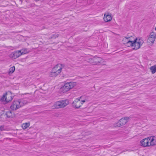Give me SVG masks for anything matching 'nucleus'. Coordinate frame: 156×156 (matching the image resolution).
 <instances>
[{"label": "nucleus", "instance_id": "obj_16", "mask_svg": "<svg viewBox=\"0 0 156 156\" xmlns=\"http://www.w3.org/2000/svg\"><path fill=\"white\" fill-rule=\"evenodd\" d=\"M20 50V51H21V53L22 55L28 53L30 52L29 50L26 48H23Z\"/></svg>", "mask_w": 156, "mask_h": 156}, {"label": "nucleus", "instance_id": "obj_13", "mask_svg": "<svg viewBox=\"0 0 156 156\" xmlns=\"http://www.w3.org/2000/svg\"><path fill=\"white\" fill-rule=\"evenodd\" d=\"M61 108H64L68 105L69 103V101L68 100L60 101Z\"/></svg>", "mask_w": 156, "mask_h": 156}, {"label": "nucleus", "instance_id": "obj_23", "mask_svg": "<svg viewBox=\"0 0 156 156\" xmlns=\"http://www.w3.org/2000/svg\"><path fill=\"white\" fill-rule=\"evenodd\" d=\"M4 130V127L3 126H0V131Z\"/></svg>", "mask_w": 156, "mask_h": 156}, {"label": "nucleus", "instance_id": "obj_24", "mask_svg": "<svg viewBox=\"0 0 156 156\" xmlns=\"http://www.w3.org/2000/svg\"><path fill=\"white\" fill-rule=\"evenodd\" d=\"M155 30L156 31V27H155Z\"/></svg>", "mask_w": 156, "mask_h": 156}, {"label": "nucleus", "instance_id": "obj_12", "mask_svg": "<svg viewBox=\"0 0 156 156\" xmlns=\"http://www.w3.org/2000/svg\"><path fill=\"white\" fill-rule=\"evenodd\" d=\"M22 55L20 50H18L15 51L12 53V57L16 58Z\"/></svg>", "mask_w": 156, "mask_h": 156}, {"label": "nucleus", "instance_id": "obj_4", "mask_svg": "<svg viewBox=\"0 0 156 156\" xmlns=\"http://www.w3.org/2000/svg\"><path fill=\"white\" fill-rule=\"evenodd\" d=\"M83 97H80L75 100L72 104L73 107L76 108H80L86 101L85 99H83Z\"/></svg>", "mask_w": 156, "mask_h": 156}, {"label": "nucleus", "instance_id": "obj_11", "mask_svg": "<svg viewBox=\"0 0 156 156\" xmlns=\"http://www.w3.org/2000/svg\"><path fill=\"white\" fill-rule=\"evenodd\" d=\"M104 20L106 22L110 21L112 19V16L108 13H105Z\"/></svg>", "mask_w": 156, "mask_h": 156}, {"label": "nucleus", "instance_id": "obj_8", "mask_svg": "<svg viewBox=\"0 0 156 156\" xmlns=\"http://www.w3.org/2000/svg\"><path fill=\"white\" fill-rule=\"evenodd\" d=\"M101 61V58L94 57L89 59V62L93 65H98Z\"/></svg>", "mask_w": 156, "mask_h": 156}, {"label": "nucleus", "instance_id": "obj_1", "mask_svg": "<svg viewBox=\"0 0 156 156\" xmlns=\"http://www.w3.org/2000/svg\"><path fill=\"white\" fill-rule=\"evenodd\" d=\"M122 41L126 46L133 47V48L135 50L140 48L144 43L141 38H136L134 36L129 35L124 37Z\"/></svg>", "mask_w": 156, "mask_h": 156}, {"label": "nucleus", "instance_id": "obj_2", "mask_svg": "<svg viewBox=\"0 0 156 156\" xmlns=\"http://www.w3.org/2000/svg\"><path fill=\"white\" fill-rule=\"evenodd\" d=\"M141 145L144 147H153L156 145V137L151 136L142 139L140 141Z\"/></svg>", "mask_w": 156, "mask_h": 156}, {"label": "nucleus", "instance_id": "obj_21", "mask_svg": "<svg viewBox=\"0 0 156 156\" xmlns=\"http://www.w3.org/2000/svg\"><path fill=\"white\" fill-rule=\"evenodd\" d=\"M6 115L8 118L12 117V112L10 111H8L6 112Z\"/></svg>", "mask_w": 156, "mask_h": 156}, {"label": "nucleus", "instance_id": "obj_10", "mask_svg": "<svg viewBox=\"0 0 156 156\" xmlns=\"http://www.w3.org/2000/svg\"><path fill=\"white\" fill-rule=\"evenodd\" d=\"M76 85V83L73 82H68L65 83L64 86H65L66 88L69 90L73 88Z\"/></svg>", "mask_w": 156, "mask_h": 156}, {"label": "nucleus", "instance_id": "obj_9", "mask_svg": "<svg viewBox=\"0 0 156 156\" xmlns=\"http://www.w3.org/2000/svg\"><path fill=\"white\" fill-rule=\"evenodd\" d=\"M62 66L61 64H58L53 68L52 70L56 73L59 74L61 72Z\"/></svg>", "mask_w": 156, "mask_h": 156}, {"label": "nucleus", "instance_id": "obj_18", "mask_svg": "<svg viewBox=\"0 0 156 156\" xmlns=\"http://www.w3.org/2000/svg\"><path fill=\"white\" fill-rule=\"evenodd\" d=\"M150 69L152 74H154L156 72V65L151 66L150 68Z\"/></svg>", "mask_w": 156, "mask_h": 156}, {"label": "nucleus", "instance_id": "obj_3", "mask_svg": "<svg viewBox=\"0 0 156 156\" xmlns=\"http://www.w3.org/2000/svg\"><path fill=\"white\" fill-rule=\"evenodd\" d=\"M27 103V101L24 99H19L13 101L10 106L12 110H16Z\"/></svg>", "mask_w": 156, "mask_h": 156}, {"label": "nucleus", "instance_id": "obj_7", "mask_svg": "<svg viewBox=\"0 0 156 156\" xmlns=\"http://www.w3.org/2000/svg\"><path fill=\"white\" fill-rule=\"evenodd\" d=\"M156 38V33L153 31L151 32L147 39V42L150 44L153 43L155 41Z\"/></svg>", "mask_w": 156, "mask_h": 156}, {"label": "nucleus", "instance_id": "obj_17", "mask_svg": "<svg viewBox=\"0 0 156 156\" xmlns=\"http://www.w3.org/2000/svg\"><path fill=\"white\" fill-rule=\"evenodd\" d=\"M58 74H59L53 71V70H52L51 71L50 73V76L51 77H56Z\"/></svg>", "mask_w": 156, "mask_h": 156}, {"label": "nucleus", "instance_id": "obj_5", "mask_svg": "<svg viewBox=\"0 0 156 156\" xmlns=\"http://www.w3.org/2000/svg\"><path fill=\"white\" fill-rule=\"evenodd\" d=\"M12 99L11 92H8L3 95L1 98L0 100L5 104L10 101Z\"/></svg>", "mask_w": 156, "mask_h": 156}, {"label": "nucleus", "instance_id": "obj_15", "mask_svg": "<svg viewBox=\"0 0 156 156\" xmlns=\"http://www.w3.org/2000/svg\"><path fill=\"white\" fill-rule=\"evenodd\" d=\"M30 125V123L29 122H26L22 124L21 127L23 129H25L28 128Z\"/></svg>", "mask_w": 156, "mask_h": 156}, {"label": "nucleus", "instance_id": "obj_14", "mask_svg": "<svg viewBox=\"0 0 156 156\" xmlns=\"http://www.w3.org/2000/svg\"><path fill=\"white\" fill-rule=\"evenodd\" d=\"M53 107L56 108H61L60 101L56 102L54 105Z\"/></svg>", "mask_w": 156, "mask_h": 156}, {"label": "nucleus", "instance_id": "obj_19", "mask_svg": "<svg viewBox=\"0 0 156 156\" xmlns=\"http://www.w3.org/2000/svg\"><path fill=\"white\" fill-rule=\"evenodd\" d=\"M60 90V91L63 93L66 92L69 90L66 88L65 86L64 85L61 88Z\"/></svg>", "mask_w": 156, "mask_h": 156}, {"label": "nucleus", "instance_id": "obj_6", "mask_svg": "<svg viewBox=\"0 0 156 156\" xmlns=\"http://www.w3.org/2000/svg\"><path fill=\"white\" fill-rule=\"evenodd\" d=\"M129 118L128 117H125L122 118L119 121L115 124V127H120L121 126L125 124L128 122Z\"/></svg>", "mask_w": 156, "mask_h": 156}, {"label": "nucleus", "instance_id": "obj_22", "mask_svg": "<svg viewBox=\"0 0 156 156\" xmlns=\"http://www.w3.org/2000/svg\"><path fill=\"white\" fill-rule=\"evenodd\" d=\"M58 36V34H52L51 36L49 37V39H53L57 37Z\"/></svg>", "mask_w": 156, "mask_h": 156}, {"label": "nucleus", "instance_id": "obj_20", "mask_svg": "<svg viewBox=\"0 0 156 156\" xmlns=\"http://www.w3.org/2000/svg\"><path fill=\"white\" fill-rule=\"evenodd\" d=\"M15 67L14 66L10 68L8 72L9 74H10L12 73L15 70Z\"/></svg>", "mask_w": 156, "mask_h": 156}]
</instances>
